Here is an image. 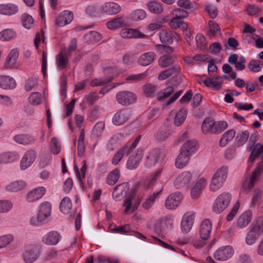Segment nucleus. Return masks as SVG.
<instances>
[{"label":"nucleus","mask_w":263,"mask_h":263,"mask_svg":"<svg viewBox=\"0 0 263 263\" xmlns=\"http://www.w3.org/2000/svg\"><path fill=\"white\" fill-rule=\"evenodd\" d=\"M161 173L162 170L159 169L151 178L145 181L144 185L145 189L148 190L151 188L154 185L157 179L160 177Z\"/></svg>","instance_id":"47"},{"label":"nucleus","mask_w":263,"mask_h":263,"mask_svg":"<svg viewBox=\"0 0 263 263\" xmlns=\"http://www.w3.org/2000/svg\"><path fill=\"white\" fill-rule=\"evenodd\" d=\"M141 156L137 153L135 155H131L128 159L126 166L127 168L129 170H134L138 167L139 164Z\"/></svg>","instance_id":"36"},{"label":"nucleus","mask_w":263,"mask_h":263,"mask_svg":"<svg viewBox=\"0 0 263 263\" xmlns=\"http://www.w3.org/2000/svg\"><path fill=\"white\" fill-rule=\"evenodd\" d=\"M174 33L178 35L176 32H174L167 29H162L159 33V38L161 43L166 45L172 44L175 37Z\"/></svg>","instance_id":"20"},{"label":"nucleus","mask_w":263,"mask_h":263,"mask_svg":"<svg viewBox=\"0 0 263 263\" xmlns=\"http://www.w3.org/2000/svg\"><path fill=\"white\" fill-rule=\"evenodd\" d=\"M215 119L212 117H206L203 121L201 125V129L202 132L207 134L211 133L212 134V131H213Z\"/></svg>","instance_id":"30"},{"label":"nucleus","mask_w":263,"mask_h":263,"mask_svg":"<svg viewBox=\"0 0 263 263\" xmlns=\"http://www.w3.org/2000/svg\"><path fill=\"white\" fill-rule=\"evenodd\" d=\"M233 249L230 246L222 247L216 251L214 254L215 259L224 261L231 257L233 254Z\"/></svg>","instance_id":"10"},{"label":"nucleus","mask_w":263,"mask_h":263,"mask_svg":"<svg viewBox=\"0 0 263 263\" xmlns=\"http://www.w3.org/2000/svg\"><path fill=\"white\" fill-rule=\"evenodd\" d=\"M205 185V179L201 178L197 181L191 189V195L193 199H197L200 195L203 188Z\"/></svg>","instance_id":"25"},{"label":"nucleus","mask_w":263,"mask_h":263,"mask_svg":"<svg viewBox=\"0 0 263 263\" xmlns=\"http://www.w3.org/2000/svg\"><path fill=\"white\" fill-rule=\"evenodd\" d=\"M46 192V189L44 187H39L34 189L30 191L27 196V200L28 202H34L41 199Z\"/></svg>","instance_id":"19"},{"label":"nucleus","mask_w":263,"mask_h":263,"mask_svg":"<svg viewBox=\"0 0 263 263\" xmlns=\"http://www.w3.org/2000/svg\"><path fill=\"white\" fill-rule=\"evenodd\" d=\"M251 151L252 152L249 157V160L251 162H253L256 157L259 156L263 151L262 147H261V145L260 143H257Z\"/></svg>","instance_id":"52"},{"label":"nucleus","mask_w":263,"mask_h":263,"mask_svg":"<svg viewBox=\"0 0 263 263\" xmlns=\"http://www.w3.org/2000/svg\"><path fill=\"white\" fill-rule=\"evenodd\" d=\"M120 171L118 168H115L109 173L107 177V183L109 185H114L120 178Z\"/></svg>","instance_id":"40"},{"label":"nucleus","mask_w":263,"mask_h":263,"mask_svg":"<svg viewBox=\"0 0 263 263\" xmlns=\"http://www.w3.org/2000/svg\"><path fill=\"white\" fill-rule=\"evenodd\" d=\"M112 79V77H108L107 78L96 79L91 82V85L92 86H101L111 82Z\"/></svg>","instance_id":"60"},{"label":"nucleus","mask_w":263,"mask_h":263,"mask_svg":"<svg viewBox=\"0 0 263 263\" xmlns=\"http://www.w3.org/2000/svg\"><path fill=\"white\" fill-rule=\"evenodd\" d=\"M118 103L123 106H127L135 103L137 97L136 95L128 91H122L118 92L116 96Z\"/></svg>","instance_id":"5"},{"label":"nucleus","mask_w":263,"mask_h":263,"mask_svg":"<svg viewBox=\"0 0 263 263\" xmlns=\"http://www.w3.org/2000/svg\"><path fill=\"white\" fill-rule=\"evenodd\" d=\"M212 222L209 219H204L200 224V236L203 240H207L211 233Z\"/></svg>","instance_id":"16"},{"label":"nucleus","mask_w":263,"mask_h":263,"mask_svg":"<svg viewBox=\"0 0 263 263\" xmlns=\"http://www.w3.org/2000/svg\"><path fill=\"white\" fill-rule=\"evenodd\" d=\"M190 156L189 154L180 149V153L175 161L176 166L179 168L184 167L189 161Z\"/></svg>","instance_id":"31"},{"label":"nucleus","mask_w":263,"mask_h":263,"mask_svg":"<svg viewBox=\"0 0 263 263\" xmlns=\"http://www.w3.org/2000/svg\"><path fill=\"white\" fill-rule=\"evenodd\" d=\"M262 66L263 64L260 60H251L248 65V67L250 70L254 72L260 71Z\"/></svg>","instance_id":"50"},{"label":"nucleus","mask_w":263,"mask_h":263,"mask_svg":"<svg viewBox=\"0 0 263 263\" xmlns=\"http://www.w3.org/2000/svg\"><path fill=\"white\" fill-rule=\"evenodd\" d=\"M252 218V213L250 210L243 212L238 219L237 225L240 228L246 227L251 221Z\"/></svg>","instance_id":"27"},{"label":"nucleus","mask_w":263,"mask_h":263,"mask_svg":"<svg viewBox=\"0 0 263 263\" xmlns=\"http://www.w3.org/2000/svg\"><path fill=\"white\" fill-rule=\"evenodd\" d=\"M51 211V204L48 202H44L39 207L38 214L46 221V219L50 215Z\"/></svg>","instance_id":"28"},{"label":"nucleus","mask_w":263,"mask_h":263,"mask_svg":"<svg viewBox=\"0 0 263 263\" xmlns=\"http://www.w3.org/2000/svg\"><path fill=\"white\" fill-rule=\"evenodd\" d=\"M173 14L174 15V17L180 20H182L183 18H185L189 15V13L187 11L180 8H177L174 9L173 10Z\"/></svg>","instance_id":"64"},{"label":"nucleus","mask_w":263,"mask_h":263,"mask_svg":"<svg viewBox=\"0 0 263 263\" xmlns=\"http://www.w3.org/2000/svg\"><path fill=\"white\" fill-rule=\"evenodd\" d=\"M61 238L60 234L57 231H51L42 237V242L47 245H56Z\"/></svg>","instance_id":"13"},{"label":"nucleus","mask_w":263,"mask_h":263,"mask_svg":"<svg viewBox=\"0 0 263 263\" xmlns=\"http://www.w3.org/2000/svg\"><path fill=\"white\" fill-rule=\"evenodd\" d=\"M190 172H184L179 174L174 181V185L177 189H181L188 184L192 179Z\"/></svg>","instance_id":"14"},{"label":"nucleus","mask_w":263,"mask_h":263,"mask_svg":"<svg viewBox=\"0 0 263 263\" xmlns=\"http://www.w3.org/2000/svg\"><path fill=\"white\" fill-rule=\"evenodd\" d=\"M214 127L213 131H212V134H219L221 133L228 127L227 122L226 121H218L215 122L214 124Z\"/></svg>","instance_id":"48"},{"label":"nucleus","mask_w":263,"mask_h":263,"mask_svg":"<svg viewBox=\"0 0 263 263\" xmlns=\"http://www.w3.org/2000/svg\"><path fill=\"white\" fill-rule=\"evenodd\" d=\"M25 186V182L20 180L11 182L6 186V189L7 191L15 192L23 189Z\"/></svg>","instance_id":"39"},{"label":"nucleus","mask_w":263,"mask_h":263,"mask_svg":"<svg viewBox=\"0 0 263 263\" xmlns=\"http://www.w3.org/2000/svg\"><path fill=\"white\" fill-rule=\"evenodd\" d=\"M68 61L67 55H63L62 53H59L57 55V64L60 69L65 68L67 65Z\"/></svg>","instance_id":"53"},{"label":"nucleus","mask_w":263,"mask_h":263,"mask_svg":"<svg viewBox=\"0 0 263 263\" xmlns=\"http://www.w3.org/2000/svg\"><path fill=\"white\" fill-rule=\"evenodd\" d=\"M195 218V213L190 211L186 212L183 216L181 222V229L183 233H187L193 226Z\"/></svg>","instance_id":"9"},{"label":"nucleus","mask_w":263,"mask_h":263,"mask_svg":"<svg viewBox=\"0 0 263 263\" xmlns=\"http://www.w3.org/2000/svg\"><path fill=\"white\" fill-rule=\"evenodd\" d=\"M145 16L146 12L142 9L136 10L132 14V18L135 21L143 20Z\"/></svg>","instance_id":"58"},{"label":"nucleus","mask_w":263,"mask_h":263,"mask_svg":"<svg viewBox=\"0 0 263 263\" xmlns=\"http://www.w3.org/2000/svg\"><path fill=\"white\" fill-rule=\"evenodd\" d=\"M162 191V189H161L159 191L157 192H154L153 194L150 195L146 201L143 203L142 206L145 209H149L152 205L154 204V202L156 200L157 198L160 194L161 191Z\"/></svg>","instance_id":"44"},{"label":"nucleus","mask_w":263,"mask_h":263,"mask_svg":"<svg viewBox=\"0 0 263 263\" xmlns=\"http://www.w3.org/2000/svg\"><path fill=\"white\" fill-rule=\"evenodd\" d=\"M102 11L108 15H115L121 11V7L114 2H107L101 7Z\"/></svg>","instance_id":"17"},{"label":"nucleus","mask_w":263,"mask_h":263,"mask_svg":"<svg viewBox=\"0 0 263 263\" xmlns=\"http://www.w3.org/2000/svg\"><path fill=\"white\" fill-rule=\"evenodd\" d=\"M174 89L173 86H168L163 89L157 93V98L159 101H163L166 98H168L174 92Z\"/></svg>","instance_id":"43"},{"label":"nucleus","mask_w":263,"mask_h":263,"mask_svg":"<svg viewBox=\"0 0 263 263\" xmlns=\"http://www.w3.org/2000/svg\"><path fill=\"white\" fill-rule=\"evenodd\" d=\"M14 140L21 144H30L35 141V139L28 134H18L14 137Z\"/></svg>","instance_id":"33"},{"label":"nucleus","mask_w":263,"mask_h":263,"mask_svg":"<svg viewBox=\"0 0 263 263\" xmlns=\"http://www.w3.org/2000/svg\"><path fill=\"white\" fill-rule=\"evenodd\" d=\"M175 58L167 54L161 56L158 60L159 65L162 68H166L172 66L175 63Z\"/></svg>","instance_id":"32"},{"label":"nucleus","mask_w":263,"mask_h":263,"mask_svg":"<svg viewBox=\"0 0 263 263\" xmlns=\"http://www.w3.org/2000/svg\"><path fill=\"white\" fill-rule=\"evenodd\" d=\"M18 56V52L16 49L11 50L6 59L5 67L6 68L12 67L15 64Z\"/></svg>","instance_id":"34"},{"label":"nucleus","mask_w":263,"mask_h":263,"mask_svg":"<svg viewBox=\"0 0 263 263\" xmlns=\"http://www.w3.org/2000/svg\"><path fill=\"white\" fill-rule=\"evenodd\" d=\"M161 152L159 148H155L151 151L146 157L145 165L147 168L154 166L159 160Z\"/></svg>","instance_id":"12"},{"label":"nucleus","mask_w":263,"mask_h":263,"mask_svg":"<svg viewBox=\"0 0 263 263\" xmlns=\"http://www.w3.org/2000/svg\"><path fill=\"white\" fill-rule=\"evenodd\" d=\"M148 10L155 14H160L163 12V8L161 5L156 2H149L147 4Z\"/></svg>","instance_id":"45"},{"label":"nucleus","mask_w":263,"mask_h":263,"mask_svg":"<svg viewBox=\"0 0 263 263\" xmlns=\"http://www.w3.org/2000/svg\"><path fill=\"white\" fill-rule=\"evenodd\" d=\"M29 102L33 105H37L41 103V94L39 92H33L29 98Z\"/></svg>","instance_id":"61"},{"label":"nucleus","mask_w":263,"mask_h":263,"mask_svg":"<svg viewBox=\"0 0 263 263\" xmlns=\"http://www.w3.org/2000/svg\"><path fill=\"white\" fill-rule=\"evenodd\" d=\"M263 233V216L259 217L255 223H252L246 237V243L249 246L253 245L259 236Z\"/></svg>","instance_id":"1"},{"label":"nucleus","mask_w":263,"mask_h":263,"mask_svg":"<svg viewBox=\"0 0 263 263\" xmlns=\"http://www.w3.org/2000/svg\"><path fill=\"white\" fill-rule=\"evenodd\" d=\"M183 199L180 192H175L170 194L165 199V207L168 210H174L178 207Z\"/></svg>","instance_id":"7"},{"label":"nucleus","mask_w":263,"mask_h":263,"mask_svg":"<svg viewBox=\"0 0 263 263\" xmlns=\"http://www.w3.org/2000/svg\"><path fill=\"white\" fill-rule=\"evenodd\" d=\"M249 133L247 130L238 133L235 138V145L240 147L243 145L248 140Z\"/></svg>","instance_id":"41"},{"label":"nucleus","mask_w":263,"mask_h":263,"mask_svg":"<svg viewBox=\"0 0 263 263\" xmlns=\"http://www.w3.org/2000/svg\"><path fill=\"white\" fill-rule=\"evenodd\" d=\"M208 23L210 30L208 32L207 34L209 36H215L216 32L221 34L220 28L217 23H214L212 21H209Z\"/></svg>","instance_id":"49"},{"label":"nucleus","mask_w":263,"mask_h":263,"mask_svg":"<svg viewBox=\"0 0 263 263\" xmlns=\"http://www.w3.org/2000/svg\"><path fill=\"white\" fill-rule=\"evenodd\" d=\"M132 115V111L128 108L118 110L112 118V123L116 125H121L128 121Z\"/></svg>","instance_id":"8"},{"label":"nucleus","mask_w":263,"mask_h":263,"mask_svg":"<svg viewBox=\"0 0 263 263\" xmlns=\"http://www.w3.org/2000/svg\"><path fill=\"white\" fill-rule=\"evenodd\" d=\"M50 148L52 153L54 154H58L60 152V145L58 139L52 138L51 140Z\"/></svg>","instance_id":"63"},{"label":"nucleus","mask_w":263,"mask_h":263,"mask_svg":"<svg viewBox=\"0 0 263 263\" xmlns=\"http://www.w3.org/2000/svg\"><path fill=\"white\" fill-rule=\"evenodd\" d=\"M236 132L234 129H230L224 133L219 141V145L221 147L225 146L235 137Z\"/></svg>","instance_id":"37"},{"label":"nucleus","mask_w":263,"mask_h":263,"mask_svg":"<svg viewBox=\"0 0 263 263\" xmlns=\"http://www.w3.org/2000/svg\"><path fill=\"white\" fill-rule=\"evenodd\" d=\"M180 68L179 66L177 64H174L171 68L162 71L158 76V80H165L172 76L179 73L180 72Z\"/></svg>","instance_id":"26"},{"label":"nucleus","mask_w":263,"mask_h":263,"mask_svg":"<svg viewBox=\"0 0 263 263\" xmlns=\"http://www.w3.org/2000/svg\"><path fill=\"white\" fill-rule=\"evenodd\" d=\"M72 208V203L69 197H66L64 198L60 204V210L61 212L64 214H68L71 210Z\"/></svg>","instance_id":"42"},{"label":"nucleus","mask_w":263,"mask_h":263,"mask_svg":"<svg viewBox=\"0 0 263 263\" xmlns=\"http://www.w3.org/2000/svg\"><path fill=\"white\" fill-rule=\"evenodd\" d=\"M231 199V195L228 193H223L218 196L213 205V211L217 213L222 212L229 205Z\"/></svg>","instance_id":"3"},{"label":"nucleus","mask_w":263,"mask_h":263,"mask_svg":"<svg viewBox=\"0 0 263 263\" xmlns=\"http://www.w3.org/2000/svg\"><path fill=\"white\" fill-rule=\"evenodd\" d=\"M262 170L263 165L261 162H260L252 173V176L249 181L246 180L243 183L242 187L245 192H249L253 187L255 183L260 177Z\"/></svg>","instance_id":"4"},{"label":"nucleus","mask_w":263,"mask_h":263,"mask_svg":"<svg viewBox=\"0 0 263 263\" xmlns=\"http://www.w3.org/2000/svg\"><path fill=\"white\" fill-rule=\"evenodd\" d=\"M16 86L15 80L9 76H0V87L4 89H13Z\"/></svg>","instance_id":"29"},{"label":"nucleus","mask_w":263,"mask_h":263,"mask_svg":"<svg viewBox=\"0 0 263 263\" xmlns=\"http://www.w3.org/2000/svg\"><path fill=\"white\" fill-rule=\"evenodd\" d=\"M15 36V33L11 29H5L1 32L0 39L4 41H9Z\"/></svg>","instance_id":"54"},{"label":"nucleus","mask_w":263,"mask_h":263,"mask_svg":"<svg viewBox=\"0 0 263 263\" xmlns=\"http://www.w3.org/2000/svg\"><path fill=\"white\" fill-rule=\"evenodd\" d=\"M40 248L36 245H31L27 248L23 254V259L26 263H32L37 260L40 255Z\"/></svg>","instance_id":"6"},{"label":"nucleus","mask_w":263,"mask_h":263,"mask_svg":"<svg viewBox=\"0 0 263 263\" xmlns=\"http://www.w3.org/2000/svg\"><path fill=\"white\" fill-rule=\"evenodd\" d=\"M156 58V54L154 52L144 53L140 56L138 62L139 65L146 66L153 63Z\"/></svg>","instance_id":"23"},{"label":"nucleus","mask_w":263,"mask_h":263,"mask_svg":"<svg viewBox=\"0 0 263 263\" xmlns=\"http://www.w3.org/2000/svg\"><path fill=\"white\" fill-rule=\"evenodd\" d=\"M186 117V111L184 109H180L176 115L174 124L176 126H180L184 121Z\"/></svg>","instance_id":"46"},{"label":"nucleus","mask_w":263,"mask_h":263,"mask_svg":"<svg viewBox=\"0 0 263 263\" xmlns=\"http://www.w3.org/2000/svg\"><path fill=\"white\" fill-rule=\"evenodd\" d=\"M18 158L16 152H8L0 155V163H8L14 161Z\"/></svg>","instance_id":"35"},{"label":"nucleus","mask_w":263,"mask_h":263,"mask_svg":"<svg viewBox=\"0 0 263 263\" xmlns=\"http://www.w3.org/2000/svg\"><path fill=\"white\" fill-rule=\"evenodd\" d=\"M124 148H121L115 153L111 160L112 164L116 165L122 160L123 156L125 154L124 151Z\"/></svg>","instance_id":"59"},{"label":"nucleus","mask_w":263,"mask_h":263,"mask_svg":"<svg viewBox=\"0 0 263 263\" xmlns=\"http://www.w3.org/2000/svg\"><path fill=\"white\" fill-rule=\"evenodd\" d=\"M197 46L201 50H203L206 48V43L204 36L200 33L197 34L196 36Z\"/></svg>","instance_id":"56"},{"label":"nucleus","mask_w":263,"mask_h":263,"mask_svg":"<svg viewBox=\"0 0 263 263\" xmlns=\"http://www.w3.org/2000/svg\"><path fill=\"white\" fill-rule=\"evenodd\" d=\"M105 127V124L103 122H98L97 123L92 129L93 134L99 137L102 133Z\"/></svg>","instance_id":"62"},{"label":"nucleus","mask_w":263,"mask_h":263,"mask_svg":"<svg viewBox=\"0 0 263 263\" xmlns=\"http://www.w3.org/2000/svg\"><path fill=\"white\" fill-rule=\"evenodd\" d=\"M180 149L191 156L197 149V142L195 140H188L182 146Z\"/></svg>","instance_id":"38"},{"label":"nucleus","mask_w":263,"mask_h":263,"mask_svg":"<svg viewBox=\"0 0 263 263\" xmlns=\"http://www.w3.org/2000/svg\"><path fill=\"white\" fill-rule=\"evenodd\" d=\"M124 138V135L122 133H117L114 135L109 140L107 145L109 151H112L118 146L121 145L122 140Z\"/></svg>","instance_id":"24"},{"label":"nucleus","mask_w":263,"mask_h":263,"mask_svg":"<svg viewBox=\"0 0 263 263\" xmlns=\"http://www.w3.org/2000/svg\"><path fill=\"white\" fill-rule=\"evenodd\" d=\"M129 189V186L127 182L122 183L117 185L114 190L112 197L116 200L123 198Z\"/></svg>","instance_id":"15"},{"label":"nucleus","mask_w":263,"mask_h":263,"mask_svg":"<svg viewBox=\"0 0 263 263\" xmlns=\"http://www.w3.org/2000/svg\"><path fill=\"white\" fill-rule=\"evenodd\" d=\"M203 83L206 87L219 89L222 83L220 81L215 80L214 78H208L203 81Z\"/></svg>","instance_id":"55"},{"label":"nucleus","mask_w":263,"mask_h":263,"mask_svg":"<svg viewBox=\"0 0 263 263\" xmlns=\"http://www.w3.org/2000/svg\"><path fill=\"white\" fill-rule=\"evenodd\" d=\"M86 13L91 16H97L99 15V7L95 4H91L86 8Z\"/></svg>","instance_id":"51"},{"label":"nucleus","mask_w":263,"mask_h":263,"mask_svg":"<svg viewBox=\"0 0 263 263\" xmlns=\"http://www.w3.org/2000/svg\"><path fill=\"white\" fill-rule=\"evenodd\" d=\"M228 172V167L222 166L214 174L210 184L212 191L216 192L222 186L227 177Z\"/></svg>","instance_id":"2"},{"label":"nucleus","mask_w":263,"mask_h":263,"mask_svg":"<svg viewBox=\"0 0 263 263\" xmlns=\"http://www.w3.org/2000/svg\"><path fill=\"white\" fill-rule=\"evenodd\" d=\"M19 8L17 5L12 3L0 5V14L6 15H14L18 12Z\"/></svg>","instance_id":"18"},{"label":"nucleus","mask_w":263,"mask_h":263,"mask_svg":"<svg viewBox=\"0 0 263 263\" xmlns=\"http://www.w3.org/2000/svg\"><path fill=\"white\" fill-rule=\"evenodd\" d=\"M36 157L35 151L30 149L24 155L20 162V167L24 170L29 167L34 161Z\"/></svg>","instance_id":"11"},{"label":"nucleus","mask_w":263,"mask_h":263,"mask_svg":"<svg viewBox=\"0 0 263 263\" xmlns=\"http://www.w3.org/2000/svg\"><path fill=\"white\" fill-rule=\"evenodd\" d=\"M22 23L25 28L30 29L33 26V19L31 15L24 14L22 16Z\"/></svg>","instance_id":"57"},{"label":"nucleus","mask_w":263,"mask_h":263,"mask_svg":"<svg viewBox=\"0 0 263 263\" xmlns=\"http://www.w3.org/2000/svg\"><path fill=\"white\" fill-rule=\"evenodd\" d=\"M127 23L123 16L114 18L106 23L107 27L112 30L125 27L127 26Z\"/></svg>","instance_id":"21"},{"label":"nucleus","mask_w":263,"mask_h":263,"mask_svg":"<svg viewBox=\"0 0 263 263\" xmlns=\"http://www.w3.org/2000/svg\"><path fill=\"white\" fill-rule=\"evenodd\" d=\"M73 18V13L71 11H64L56 20L57 25L62 27L69 24Z\"/></svg>","instance_id":"22"}]
</instances>
